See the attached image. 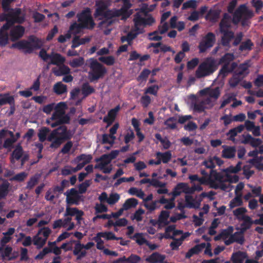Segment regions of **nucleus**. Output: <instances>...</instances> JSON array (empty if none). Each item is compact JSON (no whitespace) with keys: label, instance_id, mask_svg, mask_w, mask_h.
I'll return each mask as SVG.
<instances>
[{"label":"nucleus","instance_id":"f257e3e1","mask_svg":"<svg viewBox=\"0 0 263 263\" xmlns=\"http://www.w3.org/2000/svg\"><path fill=\"white\" fill-rule=\"evenodd\" d=\"M122 1L123 3V6L120 10L114 9L107 11L106 8L111 4L110 1L98 0L96 1V5L97 8L94 15L96 17H98L99 20H103L99 24V26L106 34L109 33L110 29L107 30L105 29L113 23L114 20L112 18L114 17L121 16V18L124 20L128 17L133 13L132 10L129 9L131 5L129 3L128 0Z\"/></svg>","mask_w":263,"mask_h":263},{"label":"nucleus","instance_id":"f03ea898","mask_svg":"<svg viewBox=\"0 0 263 263\" xmlns=\"http://www.w3.org/2000/svg\"><path fill=\"white\" fill-rule=\"evenodd\" d=\"M146 7L147 6L144 4L142 7V11L137 13L135 16L134 19V27L127 36H122L121 37V40L123 42L127 41L129 43L133 39L136 37L138 34L142 32L144 26L146 25L151 26L155 23V19L153 17L145 14V11L150 10Z\"/></svg>","mask_w":263,"mask_h":263},{"label":"nucleus","instance_id":"7ed1b4c3","mask_svg":"<svg viewBox=\"0 0 263 263\" xmlns=\"http://www.w3.org/2000/svg\"><path fill=\"white\" fill-rule=\"evenodd\" d=\"M198 94L200 97L206 98L200 102L195 104L193 109L195 111L201 112L205 109H211L214 106L216 101L220 96V91L219 87L214 89L206 87L200 90Z\"/></svg>","mask_w":263,"mask_h":263},{"label":"nucleus","instance_id":"20e7f679","mask_svg":"<svg viewBox=\"0 0 263 263\" xmlns=\"http://www.w3.org/2000/svg\"><path fill=\"white\" fill-rule=\"evenodd\" d=\"M0 20H6L7 23L0 30V46L6 45L8 41V29L14 23H21L24 21V16L21 14V10L16 9L9 12L5 18L1 17Z\"/></svg>","mask_w":263,"mask_h":263},{"label":"nucleus","instance_id":"39448f33","mask_svg":"<svg viewBox=\"0 0 263 263\" xmlns=\"http://www.w3.org/2000/svg\"><path fill=\"white\" fill-rule=\"evenodd\" d=\"M67 108V104L65 102L55 104L54 111L51 117L46 119V123L52 128L62 124L68 123L70 120L69 117L65 115Z\"/></svg>","mask_w":263,"mask_h":263},{"label":"nucleus","instance_id":"423d86ee","mask_svg":"<svg viewBox=\"0 0 263 263\" xmlns=\"http://www.w3.org/2000/svg\"><path fill=\"white\" fill-rule=\"evenodd\" d=\"M72 134L68 130L65 126H61L52 130L47 138V140L51 142L50 147L58 148L65 141L69 139Z\"/></svg>","mask_w":263,"mask_h":263},{"label":"nucleus","instance_id":"0eeeda50","mask_svg":"<svg viewBox=\"0 0 263 263\" xmlns=\"http://www.w3.org/2000/svg\"><path fill=\"white\" fill-rule=\"evenodd\" d=\"M217 69L215 61L212 59H206L198 66L196 71V77L201 78L212 73Z\"/></svg>","mask_w":263,"mask_h":263},{"label":"nucleus","instance_id":"6e6552de","mask_svg":"<svg viewBox=\"0 0 263 263\" xmlns=\"http://www.w3.org/2000/svg\"><path fill=\"white\" fill-rule=\"evenodd\" d=\"M231 18L226 14L220 24V32L223 34L222 44L224 46L229 45L230 41L233 37V33L229 31L231 25Z\"/></svg>","mask_w":263,"mask_h":263},{"label":"nucleus","instance_id":"1a4fd4ad","mask_svg":"<svg viewBox=\"0 0 263 263\" xmlns=\"http://www.w3.org/2000/svg\"><path fill=\"white\" fill-rule=\"evenodd\" d=\"M88 62L90 68L89 77L91 81L97 80L102 77L106 72V69L102 64L99 63L96 59H90Z\"/></svg>","mask_w":263,"mask_h":263},{"label":"nucleus","instance_id":"9d476101","mask_svg":"<svg viewBox=\"0 0 263 263\" xmlns=\"http://www.w3.org/2000/svg\"><path fill=\"white\" fill-rule=\"evenodd\" d=\"M234 59V55L232 53L226 54L220 60L219 63L223 64L220 69L218 77L224 78L229 72L232 71L236 66L234 63H231Z\"/></svg>","mask_w":263,"mask_h":263},{"label":"nucleus","instance_id":"9b49d317","mask_svg":"<svg viewBox=\"0 0 263 263\" xmlns=\"http://www.w3.org/2000/svg\"><path fill=\"white\" fill-rule=\"evenodd\" d=\"M222 239L226 245H229L234 242L242 243L243 242V231L242 230L235 232L231 235L228 231H223L219 237H215V239Z\"/></svg>","mask_w":263,"mask_h":263},{"label":"nucleus","instance_id":"f8f14e48","mask_svg":"<svg viewBox=\"0 0 263 263\" xmlns=\"http://www.w3.org/2000/svg\"><path fill=\"white\" fill-rule=\"evenodd\" d=\"M78 22L84 28H92L95 23L92 19L90 11L86 9L78 14Z\"/></svg>","mask_w":263,"mask_h":263},{"label":"nucleus","instance_id":"ddd939ff","mask_svg":"<svg viewBox=\"0 0 263 263\" xmlns=\"http://www.w3.org/2000/svg\"><path fill=\"white\" fill-rule=\"evenodd\" d=\"M241 168V162H239L235 166H230L223 170L226 175V181L230 182H236L239 180V177L235 174L239 172Z\"/></svg>","mask_w":263,"mask_h":263},{"label":"nucleus","instance_id":"4468645a","mask_svg":"<svg viewBox=\"0 0 263 263\" xmlns=\"http://www.w3.org/2000/svg\"><path fill=\"white\" fill-rule=\"evenodd\" d=\"M97 164L95 168H98L105 174H109L112 170L111 161L107 156H102L100 158L96 159Z\"/></svg>","mask_w":263,"mask_h":263},{"label":"nucleus","instance_id":"2eb2a0df","mask_svg":"<svg viewBox=\"0 0 263 263\" xmlns=\"http://www.w3.org/2000/svg\"><path fill=\"white\" fill-rule=\"evenodd\" d=\"M252 16V12L249 10L245 6L242 5L235 12L233 17V22L236 24L240 21L251 18Z\"/></svg>","mask_w":263,"mask_h":263},{"label":"nucleus","instance_id":"dca6fc26","mask_svg":"<svg viewBox=\"0 0 263 263\" xmlns=\"http://www.w3.org/2000/svg\"><path fill=\"white\" fill-rule=\"evenodd\" d=\"M206 196L205 193L194 197L191 195H186L185 197V206L189 208L198 209L202 200V197Z\"/></svg>","mask_w":263,"mask_h":263},{"label":"nucleus","instance_id":"f3484780","mask_svg":"<svg viewBox=\"0 0 263 263\" xmlns=\"http://www.w3.org/2000/svg\"><path fill=\"white\" fill-rule=\"evenodd\" d=\"M221 174L214 170L211 171L209 176L207 178V184L214 189H218L220 183L222 181H225Z\"/></svg>","mask_w":263,"mask_h":263},{"label":"nucleus","instance_id":"a211bd4d","mask_svg":"<svg viewBox=\"0 0 263 263\" xmlns=\"http://www.w3.org/2000/svg\"><path fill=\"white\" fill-rule=\"evenodd\" d=\"M75 224L72 221L71 217H65L64 219H60L54 221L53 228H63L67 231H70L74 228Z\"/></svg>","mask_w":263,"mask_h":263},{"label":"nucleus","instance_id":"6ab92c4d","mask_svg":"<svg viewBox=\"0 0 263 263\" xmlns=\"http://www.w3.org/2000/svg\"><path fill=\"white\" fill-rule=\"evenodd\" d=\"M66 201L69 204H78L81 199L80 193L75 189H71L65 192Z\"/></svg>","mask_w":263,"mask_h":263},{"label":"nucleus","instance_id":"aec40b11","mask_svg":"<svg viewBox=\"0 0 263 263\" xmlns=\"http://www.w3.org/2000/svg\"><path fill=\"white\" fill-rule=\"evenodd\" d=\"M215 41V36L212 33H209L204 37L200 43L199 48L201 52H204L211 47Z\"/></svg>","mask_w":263,"mask_h":263},{"label":"nucleus","instance_id":"412c9836","mask_svg":"<svg viewBox=\"0 0 263 263\" xmlns=\"http://www.w3.org/2000/svg\"><path fill=\"white\" fill-rule=\"evenodd\" d=\"M92 159L91 155L82 154L77 156L74 161L78 163L77 170H81L86 164L90 163Z\"/></svg>","mask_w":263,"mask_h":263},{"label":"nucleus","instance_id":"4be33fe9","mask_svg":"<svg viewBox=\"0 0 263 263\" xmlns=\"http://www.w3.org/2000/svg\"><path fill=\"white\" fill-rule=\"evenodd\" d=\"M166 239L175 238L180 236L184 235L182 231L176 229L175 226H169L165 228Z\"/></svg>","mask_w":263,"mask_h":263},{"label":"nucleus","instance_id":"5701e85b","mask_svg":"<svg viewBox=\"0 0 263 263\" xmlns=\"http://www.w3.org/2000/svg\"><path fill=\"white\" fill-rule=\"evenodd\" d=\"M223 161L217 156H210L203 162V164L207 168H213L217 164L219 166L223 164Z\"/></svg>","mask_w":263,"mask_h":263},{"label":"nucleus","instance_id":"b1692460","mask_svg":"<svg viewBox=\"0 0 263 263\" xmlns=\"http://www.w3.org/2000/svg\"><path fill=\"white\" fill-rule=\"evenodd\" d=\"M15 230L13 228H10L8 230L2 233L3 237L1 239V244L4 246L9 242L12 238V235L15 233Z\"/></svg>","mask_w":263,"mask_h":263},{"label":"nucleus","instance_id":"393cba45","mask_svg":"<svg viewBox=\"0 0 263 263\" xmlns=\"http://www.w3.org/2000/svg\"><path fill=\"white\" fill-rule=\"evenodd\" d=\"M165 256L157 252H155L146 258V261L149 263H162Z\"/></svg>","mask_w":263,"mask_h":263},{"label":"nucleus","instance_id":"a878e982","mask_svg":"<svg viewBox=\"0 0 263 263\" xmlns=\"http://www.w3.org/2000/svg\"><path fill=\"white\" fill-rule=\"evenodd\" d=\"M222 147L223 150L221 153V156L223 158L231 159L235 157L236 149L234 147L223 145Z\"/></svg>","mask_w":263,"mask_h":263},{"label":"nucleus","instance_id":"bb28decb","mask_svg":"<svg viewBox=\"0 0 263 263\" xmlns=\"http://www.w3.org/2000/svg\"><path fill=\"white\" fill-rule=\"evenodd\" d=\"M24 33V28L21 26H17L11 30L10 37L12 41H15L22 37Z\"/></svg>","mask_w":263,"mask_h":263},{"label":"nucleus","instance_id":"cd10ccee","mask_svg":"<svg viewBox=\"0 0 263 263\" xmlns=\"http://www.w3.org/2000/svg\"><path fill=\"white\" fill-rule=\"evenodd\" d=\"M141 258L137 255L132 254L128 257L123 256L117 260L116 263H138Z\"/></svg>","mask_w":263,"mask_h":263},{"label":"nucleus","instance_id":"c85d7f7f","mask_svg":"<svg viewBox=\"0 0 263 263\" xmlns=\"http://www.w3.org/2000/svg\"><path fill=\"white\" fill-rule=\"evenodd\" d=\"M190 234L189 233H185L183 235L180 236L178 237H176L175 238H172L173 239V241L170 243V247H171L172 249H178L179 247L182 244L183 241L185 239V238L188 237Z\"/></svg>","mask_w":263,"mask_h":263},{"label":"nucleus","instance_id":"c756f323","mask_svg":"<svg viewBox=\"0 0 263 263\" xmlns=\"http://www.w3.org/2000/svg\"><path fill=\"white\" fill-rule=\"evenodd\" d=\"M50 58L49 64L56 65L57 66L64 64L66 60L64 57L55 52L51 53V57Z\"/></svg>","mask_w":263,"mask_h":263},{"label":"nucleus","instance_id":"7c9ffc66","mask_svg":"<svg viewBox=\"0 0 263 263\" xmlns=\"http://www.w3.org/2000/svg\"><path fill=\"white\" fill-rule=\"evenodd\" d=\"M73 254L77 256L78 259H81L85 256L86 252L83 248V245L77 242L73 250Z\"/></svg>","mask_w":263,"mask_h":263},{"label":"nucleus","instance_id":"2f4dec72","mask_svg":"<svg viewBox=\"0 0 263 263\" xmlns=\"http://www.w3.org/2000/svg\"><path fill=\"white\" fill-rule=\"evenodd\" d=\"M246 258V253L239 251L232 254L231 260L233 263H243Z\"/></svg>","mask_w":263,"mask_h":263},{"label":"nucleus","instance_id":"473e14b6","mask_svg":"<svg viewBox=\"0 0 263 263\" xmlns=\"http://www.w3.org/2000/svg\"><path fill=\"white\" fill-rule=\"evenodd\" d=\"M53 73L57 76L69 74L70 72V68L65 65L62 64L58 68H54L52 69Z\"/></svg>","mask_w":263,"mask_h":263},{"label":"nucleus","instance_id":"72a5a7b5","mask_svg":"<svg viewBox=\"0 0 263 263\" xmlns=\"http://www.w3.org/2000/svg\"><path fill=\"white\" fill-rule=\"evenodd\" d=\"M120 109L119 106H116L115 108L111 109L108 113L106 117H104L103 120L105 122H107L110 124L115 120L116 115Z\"/></svg>","mask_w":263,"mask_h":263},{"label":"nucleus","instance_id":"f704fd0d","mask_svg":"<svg viewBox=\"0 0 263 263\" xmlns=\"http://www.w3.org/2000/svg\"><path fill=\"white\" fill-rule=\"evenodd\" d=\"M205 247V243H202L200 245L195 246L194 247L191 248L186 254V257L190 258L194 254H196L201 252Z\"/></svg>","mask_w":263,"mask_h":263},{"label":"nucleus","instance_id":"c9c22d12","mask_svg":"<svg viewBox=\"0 0 263 263\" xmlns=\"http://www.w3.org/2000/svg\"><path fill=\"white\" fill-rule=\"evenodd\" d=\"M156 157L157 159H159L161 161V163H166L171 159L172 154L170 152H166L165 153L157 152L156 153Z\"/></svg>","mask_w":263,"mask_h":263},{"label":"nucleus","instance_id":"e433bc0d","mask_svg":"<svg viewBox=\"0 0 263 263\" xmlns=\"http://www.w3.org/2000/svg\"><path fill=\"white\" fill-rule=\"evenodd\" d=\"M6 103L10 105H14V99L13 96H10L8 93L0 95V105H3Z\"/></svg>","mask_w":263,"mask_h":263},{"label":"nucleus","instance_id":"4c0bfd02","mask_svg":"<svg viewBox=\"0 0 263 263\" xmlns=\"http://www.w3.org/2000/svg\"><path fill=\"white\" fill-rule=\"evenodd\" d=\"M10 133L11 134L9 135V136L5 138L4 140V142L3 144V147L4 148L11 149L13 143L16 141V139L15 138L13 133L11 131Z\"/></svg>","mask_w":263,"mask_h":263},{"label":"nucleus","instance_id":"58836bf2","mask_svg":"<svg viewBox=\"0 0 263 263\" xmlns=\"http://www.w3.org/2000/svg\"><path fill=\"white\" fill-rule=\"evenodd\" d=\"M53 89L55 93L62 95L67 92V86L61 82H59L54 85Z\"/></svg>","mask_w":263,"mask_h":263},{"label":"nucleus","instance_id":"ea45409f","mask_svg":"<svg viewBox=\"0 0 263 263\" xmlns=\"http://www.w3.org/2000/svg\"><path fill=\"white\" fill-rule=\"evenodd\" d=\"M170 213L166 211H162L158 218V222L159 224L167 225L169 223L168 218Z\"/></svg>","mask_w":263,"mask_h":263},{"label":"nucleus","instance_id":"a19ab883","mask_svg":"<svg viewBox=\"0 0 263 263\" xmlns=\"http://www.w3.org/2000/svg\"><path fill=\"white\" fill-rule=\"evenodd\" d=\"M138 200L135 198H129L127 199L123 205L122 209L128 210L130 209L135 208L138 204Z\"/></svg>","mask_w":263,"mask_h":263},{"label":"nucleus","instance_id":"79ce46f5","mask_svg":"<svg viewBox=\"0 0 263 263\" xmlns=\"http://www.w3.org/2000/svg\"><path fill=\"white\" fill-rule=\"evenodd\" d=\"M186 186V183H179L175 187L172 194L173 197H176L181 194V193H184L185 191V187Z\"/></svg>","mask_w":263,"mask_h":263},{"label":"nucleus","instance_id":"37998d69","mask_svg":"<svg viewBox=\"0 0 263 263\" xmlns=\"http://www.w3.org/2000/svg\"><path fill=\"white\" fill-rule=\"evenodd\" d=\"M46 240L43 239L41 236L37 234L33 237V243L37 249L42 248L46 243Z\"/></svg>","mask_w":263,"mask_h":263},{"label":"nucleus","instance_id":"c03bdc74","mask_svg":"<svg viewBox=\"0 0 263 263\" xmlns=\"http://www.w3.org/2000/svg\"><path fill=\"white\" fill-rule=\"evenodd\" d=\"M244 129L243 125H239L233 129H231L227 134L229 139L232 141L234 140V137L238 134L240 133Z\"/></svg>","mask_w":263,"mask_h":263},{"label":"nucleus","instance_id":"a18cd8bd","mask_svg":"<svg viewBox=\"0 0 263 263\" xmlns=\"http://www.w3.org/2000/svg\"><path fill=\"white\" fill-rule=\"evenodd\" d=\"M247 212V210L245 208L241 207L234 210L233 213L234 215L236 216L238 219L242 220L245 217L248 216L246 215Z\"/></svg>","mask_w":263,"mask_h":263},{"label":"nucleus","instance_id":"49530a36","mask_svg":"<svg viewBox=\"0 0 263 263\" xmlns=\"http://www.w3.org/2000/svg\"><path fill=\"white\" fill-rule=\"evenodd\" d=\"M89 41L90 38L88 37H86L82 39H80L78 37H76L73 39L72 41L71 47L72 48H75L80 45H82L88 42Z\"/></svg>","mask_w":263,"mask_h":263},{"label":"nucleus","instance_id":"de8ad7c7","mask_svg":"<svg viewBox=\"0 0 263 263\" xmlns=\"http://www.w3.org/2000/svg\"><path fill=\"white\" fill-rule=\"evenodd\" d=\"M246 143H250L253 147H257L260 145L262 141L258 138H254L250 135L246 136Z\"/></svg>","mask_w":263,"mask_h":263},{"label":"nucleus","instance_id":"09e8293b","mask_svg":"<svg viewBox=\"0 0 263 263\" xmlns=\"http://www.w3.org/2000/svg\"><path fill=\"white\" fill-rule=\"evenodd\" d=\"M166 129H174L177 127V121L174 118H170L164 122Z\"/></svg>","mask_w":263,"mask_h":263},{"label":"nucleus","instance_id":"8fccbe9b","mask_svg":"<svg viewBox=\"0 0 263 263\" xmlns=\"http://www.w3.org/2000/svg\"><path fill=\"white\" fill-rule=\"evenodd\" d=\"M84 63V59L82 57L75 58L69 62L70 66L73 68H77L82 66Z\"/></svg>","mask_w":263,"mask_h":263},{"label":"nucleus","instance_id":"3c124183","mask_svg":"<svg viewBox=\"0 0 263 263\" xmlns=\"http://www.w3.org/2000/svg\"><path fill=\"white\" fill-rule=\"evenodd\" d=\"M23 151L22 147L20 144H18L16 146L15 149L13 152L12 153V159H15L16 160H18L22 156L23 154Z\"/></svg>","mask_w":263,"mask_h":263},{"label":"nucleus","instance_id":"603ef678","mask_svg":"<svg viewBox=\"0 0 263 263\" xmlns=\"http://www.w3.org/2000/svg\"><path fill=\"white\" fill-rule=\"evenodd\" d=\"M51 230L48 227H44L43 228L40 229L37 233L39 235L42 236L43 239H45V240L47 241L48 237L51 233Z\"/></svg>","mask_w":263,"mask_h":263},{"label":"nucleus","instance_id":"864d4df0","mask_svg":"<svg viewBox=\"0 0 263 263\" xmlns=\"http://www.w3.org/2000/svg\"><path fill=\"white\" fill-rule=\"evenodd\" d=\"M241 220L243 221L241 224V230L243 231H246L247 229L250 228L253 223V221L252 220L251 218L249 216L245 217Z\"/></svg>","mask_w":263,"mask_h":263},{"label":"nucleus","instance_id":"5fc2aeb1","mask_svg":"<svg viewBox=\"0 0 263 263\" xmlns=\"http://www.w3.org/2000/svg\"><path fill=\"white\" fill-rule=\"evenodd\" d=\"M83 28L79 23H74L70 26L68 32H70L71 35L72 34H76L80 33Z\"/></svg>","mask_w":263,"mask_h":263},{"label":"nucleus","instance_id":"6e6d98bb","mask_svg":"<svg viewBox=\"0 0 263 263\" xmlns=\"http://www.w3.org/2000/svg\"><path fill=\"white\" fill-rule=\"evenodd\" d=\"M242 204V201L241 200V196L236 195V197L230 201L229 206L231 209H233L240 206Z\"/></svg>","mask_w":263,"mask_h":263},{"label":"nucleus","instance_id":"4d7b16f0","mask_svg":"<svg viewBox=\"0 0 263 263\" xmlns=\"http://www.w3.org/2000/svg\"><path fill=\"white\" fill-rule=\"evenodd\" d=\"M133 239L139 245L146 244L147 241L142 233H137L133 236Z\"/></svg>","mask_w":263,"mask_h":263},{"label":"nucleus","instance_id":"13d9d810","mask_svg":"<svg viewBox=\"0 0 263 263\" xmlns=\"http://www.w3.org/2000/svg\"><path fill=\"white\" fill-rule=\"evenodd\" d=\"M99 60L107 65H112L115 63V58L113 56L101 57Z\"/></svg>","mask_w":263,"mask_h":263},{"label":"nucleus","instance_id":"bf43d9fd","mask_svg":"<svg viewBox=\"0 0 263 263\" xmlns=\"http://www.w3.org/2000/svg\"><path fill=\"white\" fill-rule=\"evenodd\" d=\"M145 213L144 210L139 209L137 210L134 214L132 216V220H135L137 221H141L143 219V216Z\"/></svg>","mask_w":263,"mask_h":263},{"label":"nucleus","instance_id":"052dcab7","mask_svg":"<svg viewBox=\"0 0 263 263\" xmlns=\"http://www.w3.org/2000/svg\"><path fill=\"white\" fill-rule=\"evenodd\" d=\"M115 139L116 137L110 134H104L102 136V142L103 143H108L112 145L114 143Z\"/></svg>","mask_w":263,"mask_h":263},{"label":"nucleus","instance_id":"680f3d73","mask_svg":"<svg viewBox=\"0 0 263 263\" xmlns=\"http://www.w3.org/2000/svg\"><path fill=\"white\" fill-rule=\"evenodd\" d=\"M102 238V236H101V235H100V233H98L97 234L96 236L93 238V239L97 243L96 246L97 249L102 250L103 249H104V241L101 239Z\"/></svg>","mask_w":263,"mask_h":263},{"label":"nucleus","instance_id":"e2e57ef3","mask_svg":"<svg viewBox=\"0 0 263 263\" xmlns=\"http://www.w3.org/2000/svg\"><path fill=\"white\" fill-rule=\"evenodd\" d=\"M99 233L100 235L102 236V238H104L106 240H118L119 239L118 237H116L115 235L111 232H100Z\"/></svg>","mask_w":263,"mask_h":263},{"label":"nucleus","instance_id":"0e129e2a","mask_svg":"<svg viewBox=\"0 0 263 263\" xmlns=\"http://www.w3.org/2000/svg\"><path fill=\"white\" fill-rule=\"evenodd\" d=\"M57 242H58L57 241L48 242V246L51 248V249H50L51 252H52L55 255H60L61 254V247L55 246Z\"/></svg>","mask_w":263,"mask_h":263},{"label":"nucleus","instance_id":"69168bd1","mask_svg":"<svg viewBox=\"0 0 263 263\" xmlns=\"http://www.w3.org/2000/svg\"><path fill=\"white\" fill-rule=\"evenodd\" d=\"M9 184L5 182L0 185V199L5 197L8 194Z\"/></svg>","mask_w":263,"mask_h":263},{"label":"nucleus","instance_id":"338daca9","mask_svg":"<svg viewBox=\"0 0 263 263\" xmlns=\"http://www.w3.org/2000/svg\"><path fill=\"white\" fill-rule=\"evenodd\" d=\"M96 213L106 212L108 210V208L104 203H96L95 206Z\"/></svg>","mask_w":263,"mask_h":263},{"label":"nucleus","instance_id":"774afa93","mask_svg":"<svg viewBox=\"0 0 263 263\" xmlns=\"http://www.w3.org/2000/svg\"><path fill=\"white\" fill-rule=\"evenodd\" d=\"M49 131V129L46 127H43L40 130L38 136L41 141L43 142L46 140L47 135Z\"/></svg>","mask_w":263,"mask_h":263}]
</instances>
